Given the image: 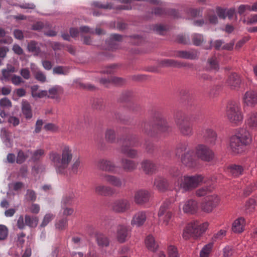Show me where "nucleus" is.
<instances>
[{"instance_id": "f257e3e1", "label": "nucleus", "mask_w": 257, "mask_h": 257, "mask_svg": "<svg viewBox=\"0 0 257 257\" xmlns=\"http://www.w3.org/2000/svg\"><path fill=\"white\" fill-rule=\"evenodd\" d=\"M154 120V123L146 118L140 121L139 127L144 135L150 137L156 138L161 134L169 133L171 131V126L166 118L161 114L156 113Z\"/></svg>"}, {"instance_id": "f03ea898", "label": "nucleus", "mask_w": 257, "mask_h": 257, "mask_svg": "<svg viewBox=\"0 0 257 257\" xmlns=\"http://www.w3.org/2000/svg\"><path fill=\"white\" fill-rule=\"evenodd\" d=\"M73 158V150L71 147L64 145L62 147L60 153L52 151L49 153V159L51 165L56 173L65 174Z\"/></svg>"}, {"instance_id": "7ed1b4c3", "label": "nucleus", "mask_w": 257, "mask_h": 257, "mask_svg": "<svg viewBox=\"0 0 257 257\" xmlns=\"http://www.w3.org/2000/svg\"><path fill=\"white\" fill-rule=\"evenodd\" d=\"M252 141L251 135L246 128H239L229 140V149L232 153L237 154L244 151L245 147Z\"/></svg>"}, {"instance_id": "20e7f679", "label": "nucleus", "mask_w": 257, "mask_h": 257, "mask_svg": "<svg viewBox=\"0 0 257 257\" xmlns=\"http://www.w3.org/2000/svg\"><path fill=\"white\" fill-rule=\"evenodd\" d=\"M175 154L177 157L181 156V163L186 167L194 168L197 166L198 161L194 151L189 147L187 143L179 144L176 147Z\"/></svg>"}, {"instance_id": "39448f33", "label": "nucleus", "mask_w": 257, "mask_h": 257, "mask_svg": "<svg viewBox=\"0 0 257 257\" xmlns=\"http://www.w3.org/2000/svg\"><path fill=\"white\" fill-rule=\"evenodd\" d=\"M203 179L204 177L201 175H185L179 179L176 184L179 188L186 192L197 188L203 181Z\"/></svg>"}, {"instance_id": "423d86ee", "label": "nucleus", "mask_w": 257, "mask_h": 257, "mask_svg": "<svg viewBox=\"0 0 257 257\" xmlns=\"http://www.w3.org/2000/svg\"><path fill=\"white\" fill-rule=\"evenodd\" d=\"M208 223L207 222L200 224L198 221L189 223L183 231V238L187 240L190 238H197L203 233L207 229Z\"/></svg>"}, {"instance_id": "0eeeda50", "label": "nucleus", "mask_w": 257, "mask_h": 257, "mask_svg": "<svg viewBox=\"0 0 257 257\" xmlns=\"http://www.w3.org/2000/svg\"><path fill=\"white\" fill-rule=\"evenodd\" d=\"M226 116L232 123L237 125L242 122L243 114L239 103L231 101L227 104L226 108Z\"/></svg>"}, {"instance_id": "6e6552de", "label": "nucleus", "mask_w": 257, "mask_h": 257, "mask_svg": "<svg viewBox=\"0 0 257 257\" xmlns=\"http://www.w3.org/2000/svg\"><path fill=\"white\" fill-rule=\"evenodd\" d=\"M139 141L136 137L129 136L123 140L120 147L121 153L131 158H136L138 157V151L131 148L132 147H138Z\"/></svg>"}, {"instance_id": "1a4fd4ad", "label": "nucleus", "mask_w": 257, "mask_h": 257, "mask_svg": "<svg viewBox=\"0 0 257 257\" xmlns=\"http://www.w3.org/2000/svg\"><path fill=\"white\" fill-rule=\"evenodd\" d=\"M175 123L180 134L183 136L189 137L193 135V125L189 118L185 114H181L175 118Z\"/></svg>"}, {"instance_id": "9d476101", "label": "nucleus", "mask_w": 257, "mask_h": 257, "mask_svg": "<svg viewBox=\"0 0 257 257\" xmlns=\"http://www.w3.org/2000/svg\"><path fill=\"white\" fill-rule=\"evenodd\" d=\"M171 201L165 200L160 206L158 213L159 222L162 225L166 226L172 221L173 213L170 210Z\"/></svg>"}, {"instance_id": "9b49d317", "label": "nucleus", "mask_w": 257, "mask_h": 257, "mask_svg": "<svg viewBox=\"0 0 257 257\" xmlns=\"http://www.w3.org/2000/svg\"><path fill=\"white\" fill-rule=\"evenodd\" d=\"M195 153L198 159L205 162H210L214 158V153L208 146L199 144L195 148Z\"/></svg>"}, {"instance_id": "f8f14e48", "label": "nucleus", "mask_w": 257, "mask_h": 257, "mask_svg": "<svg viewBox=\"0 0 257 257\" xmlns=\"http://www.w3.org/2000/svg\"><path fill=\"white\" fill-rule=\"evenodd\" d=\"M219 198L217 195L207 196L202 203V210L207 213L211 212L219 204Z\"/></svg>"}, {"instance_id": "ddd939ff", "label": "nucleus", "mask_w": 257, "mask_h": 257, "mask_svg": "<svg viewBox=\"0 0 257 257\" xmlns=\"http://www.w3.org/2000/svg\"><path fill=\"white\" fill-rule=\"evenodd\" d=\"M131 208V202L126 199L114 200L111 204V209L117 213H124Z\"/></svg>"}, {"instance_id": "4468645a", "label": "nucleus", "mask_w": 257, "mask_h": 257, "mask_svg": "<svg viewBox=\"0 0 257 257\" xmlns=\"http://www.w3.org/2000/svg\"><path fill=\"white\" fill-rule=\"evenodd\" d=\"M97 168L101 171L111 173H115L116 166L114 163L110 160L106 159H99L96 162Z\"/></svg>"}, {"instance_id": "2eb2a0df", "label": "nucleus", "mask_w": 257, "mask_h": 257, "mask_svg": "<svg viewBox=\"0 0 257 257\" xmlns=\"http://www.w3.org/2000/svg\"><path fill=\"white\" fill-rule=\"evenodd\" d=\"M151 196L150 192L145 189H140L134 194L135 202L138 205H143L149 201Z\"/></svg>"}, {"instance_id": "dca6fc26", "label": "nucleus", "mask_w": 257, "mask_h": 257, "mask_svg": "<svg viewBox=\"0 0 257 257\" xmlns=\"http://www.w3.org/2000/svg\"><path fill=\"white\" fill-rule=\"evenodd\" d=\"M154 187L160 192H165L169 189V181L162 176H157L154 179Z\"/></svg>"}, {"instance_id": "f3484780", "label": "nucleus", "mask_w": 257, "mask_h": 257, "mask_svg": "<svg viewBox=\"0 0 257 257\" xmlns=\"http://www.w3.org/2000/svg\"><path fill=\"white\" fill-rule=\"evenodd\" d=\"M94 192L98 195L111 196L114 194L115 191L112 187L109 186L99 184L95 186Z\"/></svg>"}, {"instance_id": "a211bd4d", "label": "nucleus", "mask_w": 257, "mask_h": 257, "mask_svg": "<svg viewBox=\"0 0 257 257\" xmlns=\"http://www.w3.org/2000/svg\"><path fill=\"white\" fill-rule=\"evenodd\" d=\"M130 237V231L127 226L123 225H119L117 226L116 238L119 242H124Z\"/></svg>"}, {"instance_id": "6ab92c4d", "label": "nucleus", "mask_w": 257, "mask_h": 257, "mask_svg": "<svg viewBox=\"0 0 257 257\" xmlns=\"http://www.w3.org/2000/svg\"><path fill=\"white\" fill-rule=\"evenodd\" d=\"M141 168L146 174L152 175L155 173L156 165L151 160L144 159L141 163Z\"/></svg>"}, {"instance_id": "aec40b11", "label": "nucleus", "mask_w": 257, "mask_h": 257, "mask_svg": "<svg viewBox=\"0 0 257 257\" xmlns=\"http://www.w3.org/2000/svg\"><path fill=\"white\" fill-rule=\"evenodd\" d=\"M202 135L205 141L210 145L214 146L216 144L217 134L213 130L207 128L202 132Z\"/></svg>"}, {"instance_id": "412c9836", "label": "nucleus", "mask_w": 257, "mask_h": 257, "mask_svg": "<svg viewBox=\"0 0 257 257\" xmlns=\"http://www.w3.org/2000/svg\"><path fill=\"white\" fill-rule=\"evenodd\" d=\"M199 53L197 50H191L189 51H179L176 52V56L177 57L195 60L198 59Z\"/></svg>"}, {"instance_id": "4be33fe9", "label": "nucleus", "mask_w": 257, "mask_h": 257, "mask_svg": "<svg viewBox=\"0 0 257 257\" xmlns=\"http://www.w3.org/2000/svg\"><path fill=\"white\" fill-rule=\"evenodd\" d=\"M146 218L147 215L145 211H139L133 216L131 220V224L133 226H136L137 227L141 226L145 222Z\"/></svg>"}, {"instance_id": "5701e85b", "label": "nucleus", "mask_w": 257, "mask_h": 257, "mask_svg": "<svg viewBox=\"0 0 257 257\" xmlns=\"http://www.w3.org/2000/svg\"><path fill=\"white\" fill-rule=\"evenodd\" d=\"M243 103L249 106H254L257 104V92L254 91H248L243 97Z\"/></svg>"}, {"instance_id": "b1692460", "label": "nucleus", "mask_w": 257, "mask_h": 257, "mask_svg": "<svg viewBox=\"0 0 257 257\" xmlns=\"http://www.w3.org/2000/svg\"><path fill=\"white\" fill-rule=\"evenodd\" d=\"M104 180L111 185L117 188H120L123 185L122 180L118 177L107 174H102L101 175Z\"/></svg>"}, {"instance_id": "393cba45", "label": "nucleus", "mask_w": 257, "mask_h": 257, "mask_svg": "<svg viewBox=\"0 0 257 257\" xmlns=\"http://www.w3.org/2000/svg\"><path fill=\"white\" fill-rule=\"evenodd\" d=\"M122 40V36L119 34H113L110 36L109 40L106 41L109 50L113 51L119 48V42Z\"/></svg>"}, {"instance_id": "a878e982", "label": "nucleus", "mask_w": 257, "mask_h": 257, "mask_svg": "<svg viewBox=\"0 0 257 257\" xmlns=\"http://www.w3.org/2000/svg\"><path fill=\"white\" fill-rule=\"evenodd\" d=\"M245 124L249 130H257V111H251L247 114Z\"/></svg>"}, {"instance_id": "bb28decb", "label": "nucleus", "mask_w": 257, "mask_h": 257, "mask_svg": "<svg viewBox=\"0 0 257 257\" xmlns=\"http://www.w3.org/2000/svg\"><path fill=\"white\" fill-rule=\"evenodd\" d=\"M198 208L197 202L193 199L186 201L183 205V210L184 212L194 214L196 212Z\"/></svg>"}, {"instance_id": "cd10ccee", "label": "nucleus", "mask_w": 257, "mask_h": 257, "mask_svg": "<svg viewBox=\"0 0 257 257\" xmlns=\"http://www.w3.org/2000/svg\"><path fill=\"white\" fill-rule=\"evenodd\" d=\"M120 163L123 170L125 172H133L137 168V163L132 160L123 158Z\"/></svg>"}, {"instance_id": "c85d7f7f", "label": "nucleus", "mask_w": 257, "mask_h": 257, "mask_svg": "<svg viewBox=\"0 0 257 257\" xmlns=\"http://www.w3.org/2000/svg\"><path fill=\"white\" fill-rule=\"evenodd\" d=\"M241 83L240 77L236 73L230 75L227 80V84L231 89L238 88Z\"/></svg>"}, {"instance_id": "c756f323", "label": "nucleus", "mask_w": 257, "mask_h": 257, "mask_svg": "<svg viewBox=\"0 0 257 257\" xmlns=\"http://www.w3.org/2000/svg\"><path fill=\"white\" fill-rule=\"evenodd\" d=\"M245 221L243 217H239L235 220L232 226V230L234 232H242L244 229Z\"/></svg>"}, {"instance_id": "7c9ffc66", "label": "nucleus", "mask_w": 257, "mask_h": 257, "mask_svg": "<svg viewBox=\"0 0 257 257\" xmlns=\"http://www.w3.org/2000/svg\"><path fill=\"white\" fill-rule=\"evenodd\" d=\"M227 170L232 176L237 177L243 174L244 168L239 165L231 164L228 167Z\"/></svg>"}, {"instance_id": "2f4dec72", "label": "nucleus", "mask_w": 257, "mask_h": 257, "mask_svg": "<svg viewBox=\"0 0 257 257\" xmlns=\"http://www.w3.org/2000/svg\"><path fill=\"white\" fill-rule=\"evenodd\" d=\"M124 80L121 78L116 77H110L108 78H101L99 80L101 84L107 86V85L110 83H112L115 85H121L124 83Z\"/></svg>"}, {"instance_id": "473e14b6", "label": "nucleus", "mask_w": 257, "mask_h": 257, "mask_svg": "<svg viewBox=\"0 0 257 257\" xmlns=\"http://www.w3.org/2000/svg\"><path fill=\"white\" fill-rule=\"evenodd\" d=\"M145 244L147 248L151 251L155 252L158 248V244L152 235H149L146 237Z\"/></svg>"}, {"instance_id": "72a5a7b5", "label": "nucleus", "mask_w": 257, "mask_h": 257, "mask_svg": "<svg viewBox=\"0 0 257 257\" xmlns=\"http://www.w3.org/2000/svg\"><path fill=\"white\" fill-rule=\"evenodd\" d=\"M22 110L24 115L27 119L32 117V110L30 103L26 100H23L22 102Z\"/></svg>"}, {"instance_id": "f704fd0d", "label": "nucleus", "mask_w": 257, "mask_h": 257, "mask_svg": "<svg viewBox=\"0 0 257 257\" xmlns=\"http://www.w3.org/2000/svg\"><path fill=\"white\" fill-rule=\"evenodd\" d=\"M40 45L41 44L35 41H31L28 44L27 48L28 51L33 53L35 56H40L41 52Z\"/></svg>"}, {"instance_id": "c9c22d12", "label": "nucleus", "mask_w": 257, "mask_h": 257, "mask_svg": "<svg viewBox=\"0 0 257 257\" xmlns=\"http://www.w3.org/2000/svg\"><path fill=\"white\" fill-rule=\"evenodd\" d=\"M96 240L98 245L100 247H106L109 244L108 238L101 233H96L95 234Z\"/></svg>"}, {"instance_id": "e433bc0d", "label": "nucleus", "mask_w": 257, "mask_h": 257, "mask_svg": "<svg viewBox=\"0 0 257 257\" xmlns=\"http://www.w3.org/2000/svg\"><path fill=\"white\" fill-rule=\"evenodd\" d=\"M206 68L209 70L217 71L219 69L218 61L215 56H213L208 59L206 64Z\"/></svg>"}, {"instance_id": "4c0bfd02", "label": "nucleus", "mask_w": 257, "mask_h": 257, "mask_svg": "<svg viewBox=\"0 0 257 257\" xmlns=\"http://www.w3.org/2000/svg\"><path fill=\"white\" fill-rule=\"evenodd\" d=\"M80 32L81 33V36L83 37V43L86 45H90L91 43V38L89 36H85L83 34H93V30L90 29L87 26H82L80 27Z\"/></svg>"}, {"instance_id": "58836bf2", "label": "nucleus", "mask_w": 257, "mask_h": 257, "mask_svg": "<svg viewBox=\"0 0 257 257\" xmlns=\"http://www.w3.org/2000/svg\"><path fill=\"white\" fill-rule=\"evenodd\" d=\"M63 92L62 88L60 86H55L49 90L48 97L51 98H57Z\"/></svg>"}, {"instance_id": "ea45409f", "label": "nucleus", "mask_w": 257, "mask_h": 257, "mask_svg": "<svg viewBox=\"0 0 257 257\" xmlns=\"http://www.w3.org/2000/svg\"><path fill=\"white\" fill-rule=\"evenodd\" d=\"M106 141L109 143H114L116 140V133L113 128H107L105 133Z\"/></svg>"}, {"instance_id": "a19ab883", "label": "nucleus", "mask_w": 257, "mask_h": 257, "mask_svg": "<svg viewBox=\"0 0 257 257\" xmlns=\"http://www.w3.org/2000/svg\"><path fill=\"white\" fill-rule=\"evenodd\" d=\"M46 152L43 149H39L34 151L32 153L31 160L33 162L40 160L45 155Z\"/></svg>"}, {"instance_id": "79ce46f5", "label": "nucleus", "mask_w": 257, "mask_h": 257, "mask_svg": "<svg viewBox=\"0 0 257 257\" xmlns=\"http://www.w3.org/2000/svg\"><path fill=\"white\" fill-rule=\"evenodd\" d=\"M192 43L194 45L200 46L204 42L203 36L202 34L194 33L191 35Z\"/></svg>"}, {"instance_id": "37998d69", "label": "nucleus", "mask_w": 257, "mask_h": 257, "mask_svg": "<svg viewBox=\"0 0 257 257\" xmlns=\"http://www.w3.org/2000/svg\"><path fill=\"white\" fill-rule=\"evenodd\" d=\"M255 206V200L253 199H249L245 203L244 206V210L245 211L246 213H250L254 210Z\"/></svg>"}, {"instance_id": "c03bdc74", "label": "nucleus", "mask_w": 257, "mask_h": 257, "mask_svg": "<svg viewBox=\"0 0 257 257\" xmlns=\"http://www.w3.org/2000/svg\"><path fill=\"white\" fill-rule=\"evenodd\" d=\"M256 181H253L246 187L243 191V194L245 196H249L253 191L256 189Z\"/></svg>"}, {"instance_id": "a18cd8bd", "label": "nucleus", "mask_w": 257, "mask_h": 257, "mask_svg": "<svg viewBox=\"0 0 257 257\" xmlns=\"http://www.w3.org/2000/svg\"><path fill=\"white\" fill-rule=\"evenodd\" d=\"M33 73L36 79L41 83H44L46 81V76L45 74L40 70H32Z\"/></svg>"}, {"instance_id": "49530a36", "label": "nucleus", "mask_w": 257, "mask_h": 257, "mask_svg": "<svg viewBox=\"0 0 257 257\" xmlns=\"http://www.w3.org/2000/svg\"><path fill=\"white\" fill-rule=\"evenodd\" d=\"M68 225V220L65 218H63L56 221V228L59 230L65 229Z\"/></svg>"}, {"instance_id": "de8ad7c7", "label": "nucleus", "mask_w": 257, "mask_h": 257, "mask_svg": "<svg viewBox=\"0 0 257 257\" xmlns=\"http://www.w3.org/2000/svg\"><path fill=\"white\" fill-rule=\"evenodd\" d=\"M38 223V219L37 217H32L29 215L25 216V224L30 227H35Z\"/></svg>"}, {"instance_id": "09e8293b", "label": "nucleus", "mask_w": 257, "mask_h": 257, "mask_svg": "<svg viewBox=\"0 0 257 257\" xmlns=\"http://www.w3.org/2000/svg\"><path fill=\"white\" fill-rule=\"evenodd\" d=\"M212 243H209L205 245L200 252V257H208L212 247Z\"/></svg>"}, {"instance_id": "8fccbe9b", "label": "nucleus", "mask_w": 257, "mask_h": 257, "mask_svg": "<svg viewBox=\"0 0 257 257\" xmlns=\"http://www.w3.org/2000/svg\"><path fill=\"white\" fill-rule=\"evenodd\" d=\"M144 145L147 153L149 154L152 155L156 148L154 144L149 141H146Z\"/></svg>"}, {"instance_id": "3c124183", "label": "nucleus", "mask_w": 257, "mask_h": 257, "mask_svg": "<svg viewBox=\"0 0 257 257\" xmlns=\"http://www.w3.org/2000/svg\"><path fill=\"white\" fill-rule=\"evenodd\" d=\"M53 72L58 75H66L68 73V69L63 66H57L53 68Z\"/></svg>"}, {"instance_id": "603ef678", "label": "nucleus", "mask_w": 257, "mask_h": 257, "mask_svg": "<svg viewBox=\"0 0 257 257\" xmlns=\"http://www.w3.org/2000/svg\"><path fill=\"white\" fill-rule=\"evenodd\" d=\"M167 250L169 257H179L177 248L175 246L170 245Z\"/></svg>"}, {"instance_id": "864d4df0", "label": "nucleus", "mask_w": 257, "mask_h": 257, "mask_svg": "<svg viewBox=\"0 0 257 257\" xmlns=\"http://www.w3.org/2000/svg\"><path fill=\"white\" fill-rule=\"evenodd\" d=\"M160 64L164 67H168V66H177L178 64L177 62L172 59H164L160 61Z\"/></svg>"}, {"instance_id": "5fc2aeb1", "label": "nucleus", "mask_w": 257, "mask_h": 257, "mask_svg": "<svg viewBox=\"0 0 257 257\" xmlns=\"http://www.w3.org/2000/svg\"><path fill=\"white\" fill-rule=\"evenodd\" d=\"M206 18L208 20L210 24H216L218 22L217 17L213 11H210L208 13Z\"/></svg>"}, {"instance_id": "6e6d98bb", "label": "nucleus", "mask_w": 257, "mask_h": 257, "mask_svg": "<svg viewBox=\"0 0 257 257\" xmlns=\"http://www.w3.org/2000/svg\"><path fill=\"white\" fill-rule=\"evenodd\" d=\"M55 217V215L52 213L46 214L42 222L41 226L42 227L46 226L50 221H51Z\"/></svg>"}, {"instance_id": "4d7b16f0", "label": "nucleus", "mask_w": 257, "mask_h": 257, "mask_svg": "<svg viewBox=\"0 0 257 257\" xmlns=\"http://www.w3.org/2000/svg\"><path fill=\"white\" fill-rule=\"evenodd\" d=\"M36 194L34 190L31 189H28L27 190L25 198L27 200L35 201L36 199Z\"/></svg>"}, {"instance_id": "13d9d810", "label": "nucleus", "mask_w": 257, "mask_h": 257, "mask_svg": "<svg viewBox=\"0 0 257 257\" xmlns=\"http://www.w3.org/2000/svg\"><path fill=\"white\" fill-rule=\"evenodd\" d=\"M8 232V229L5 225H0V241L6 239Z\"/></svg>"}, {"instance_id": "bf43d9fd", "label": "nucleus", "mask_w": 257, "mask_h": 257, "mask_svg": "<svg viewBox=\"0 0 257 257\" xmlns=\"http://www.w3.org/2000/svg\"><path fill=\"white\" fill-rule=\"evenodd\" d=\"M176 41L179 43L185 45L190 43L189 37L182 34L178 35L177 36Z\"/></svg>"}, {"instance_id": "052dcab7", "label": "nucleus", "mask_w": 257, "mask_h": 257, "mask_svg": "<svg viewBox=\"0 0 257 257\" xmlns=\"http://www.w3.org/2000/svg\"><path fill=\"white\" fill-rule=\"evenodd\" d=\"M27 158V156L25 154L24 152L22 150H20L18 153L16 162L19 164H22L26 161Z\"/></svg>"}, {"instance_id": "680f3d73", "label": "nucleus", "mask_w": 257, "mask_h": 257, "mask_svg": "<svg viewBox=\"0 0 257 257\" xmlns=\"http://www.w3.org/2000/svg\"><path fill=\"white\" fill-rule=\"evenodd\" d=\"M210 191L211 188L210 187L206 186L198 189L196 192V194L198 196L201 197L206 195Z\"/></svg>"}, {"instance_id": "e2e57ef3", "label": "nucleus", "mask_w": 257, "mask_h": 257, "mask_svg": "<svg viewBox=\"0 0 257 257\" xmlns=\"http://www.w3.org/2000/svg\"><path fill=\"white\" fill-rule=\"evenodd\" d=\"M46 26H49L47 23H44L42 22H37L33 25L32 29L35 31H41Z\"/></svg>"}, {"instance_id": "0e129e2a", "label": "nucleus", "mask_w": 257, "mask_h": 257, "mask_svg": "<svg viewBox=\"0 0 257 257\" xmlns=\"http://www.w3.org/2000/svg\"><path fill=\"white\" fill-rule=\"evenodd\" d=\"M80 165V161L79 159H76L71 165L70 167V171L73 174H77L78 172V168Z\"/></svg>"}, {"instance_id": "69168bd1", "label": "nucleus", "mask_w": 257, "mask_h": 257, "mask_svg": "<svg viewBox=\"0 0 257 257\" xmlns=\"http://www.w3.org/2000/svg\"><path fill=\"white\" fill-rule=\"evenodd\" d=\"M153 30L159 35H163L166 31V28L163 25H156L153 27Z\"/></svg>"}, {"instance_id": "338daca9", "label": "nucleus", "mask_w": 257, "mask_h": 257, "mask_svg": "<svg viewBox=\"0 0 257 257\" xmlns=\"http://www.w3.org/2000/svg\"><path fill=\"white\" fill-rule=\"evenodd\" d=\"M103 105V101L101 99H96L94 100L93 107L96 109L100 110L102 108Z\"/></svg>"}, {"instance_id": "774afa93", "label": "nucleus", "mask_w": 257, "mask_h": 257, "mask_svg": "<svg viewBox=\"0 0 257 257\" xmlns=\"http://www.w3.org/2000/svg\"><path fill=\"white\" fill-rule=\"evenodd\" d=\"M11 81L15 85H19L21 83L24 82V81L20 76L16 75H14L12 76Z\"/></svg>"}]
</instances>
